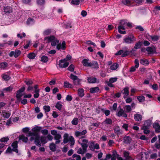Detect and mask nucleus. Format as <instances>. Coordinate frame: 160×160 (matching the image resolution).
I'll use <instances>...</instances> for the list:
<instances>
[{
	"label": "nucleus",
	"instance_id": "1",
	"mask_svg": "<svg viewBox=\"0 0 160 160\" xmlns=\"http://www.w3.org/2000/svg\"><path fill=\"white\" fill-rule=\"evenodd\" d=\"M42 129L41 127L35 126L33 128L31 131L29 132L27 135V136L29 137H35L37 138L38 137L39 135V132Z\"/></svg>",
	"mask_w": 160,
	"mask_h": 160
},
{
	"label": "nucleus",
	"instance_id": "12",
	"mask_svg": "<svg viewBox=\"0 0 160 160\" xmlns=\"http://www.w3.org/2000/svg\"><path fill=\"white\" fill-rule=\"evenodd\" d=\"M78 142L81 145L82 147H84L86 148L88 147L87 143L88 142V140L86 139L83 140H78Z\"/></svg>",
	"mask_w": 160,
	"mask_h": 160
},
{
	"label": "nucleus",
	"instance_id": "19",
	"mask_svg": "<svg viewBox=\"0 0 160 160\" xmlns=\"http://www.w3.org/2000/svg\"><path fill=\"white\" fill-rule=\"evenodd\" d=\"M118 115L119 117L122 116L124 118L127 117V114L122 109H120L118 112Z\"/></svg>",
	"mask_w": 160,
	"mask_h": 160
},
{
	"label": "nucleus",
	"instance_id": "14",
	"mask_svg": "<svg viewBox=\"0 0 160 160\" xmlns=\"http://www.w3.org/2000/svg\"><path fill=\"white\" fill-rule=\"evenodd\" d=\"M25 89L24 87H23L20 89L18 91L16 94V97L18 99L20 98L22 95V92H23Z\"/></svg>",
	"mask_w": 160,
	"mask_h": 160
},
{
	"label": "nucleus",
	"instance_id": "22",
	"mask_svg": "<svg viewBox=\"0 0 160 160\" xmlns=\"http://www.w3.org/2000/svg\"><path fill=\"white\" fill-rule=\"evenodd\" d=\"M82 147V148H80L77 151V152L78 153L83 154L87 151V148L84 147Z\"/></svg>",
	"mask_w": 160,
	"mask_h": 160
},
{
	"label": "nucleus",
	"instance_id": "3",
	"mask_svg": "<svg viewBox=\"0 0 160 160\" xmlns=\"http://www.w3.org/2000/svg\"><path fill=\"white\" fill-rule=\"evenodd\" d=\"M45 40L48 42H51L52 46H57L58 44L59 41L57 38L53 36L45 37L44 38Z\"/></svg>",
	"mask_w": 160,
	"mask_h": 160
},
{
	"label": "nucleus",
	"instance_id": "43",
	"mask_svg": "<svg viewBox=\"0 0 160 160\" xmlns=\"http://www.w3.org/2000/svg\"><path fill=\"white\" fill-rule=\"evenodd\" d=\"M62 107V105L61 102H57L55 106V107L58 109V110H61Z\"/></svg>",
	"mask_w": 160,
	"mask_h": 160
},
{
	"label": "nucleus",
	"instance_id": "42",
	"mask_svg": "<svg viewBox=\"0 0 160 160\" xmlns=\"http://www.w3.org/2000/svg\"><path fill=\"white\" fill-rule=\"evenodd\" d=\"M35 57V54L33 52L29 53L28 55V57L30 59H34Z\"/></svg>",
	"mask_w": 160,
	"mask_h": 160
},
{
	"label": "nucleus",
	"instance_id": "40",
	"mask_svg": "<svg viewBox=\"0 0 160 160\" xmlns=\"http://www.w3.org/2000/svg\"><path fill=\"white\" fill-rule=\"evenodd\" d=\"M117 153L116 151H113L112 154L111 155V160H116L117 157Z\"/></svg>",
	"mask_w": 160,
	"mask_h": 160
},
{
	"label": "nucleus",
	"instance_id": "53",
	"mask_svg": "<svg viewBox=\"0 0 160 160\" xmlns=\"http://www.w3.org/2000/svg\"><path fill=\"white\" fill-rule=\"evenodd\" d=\"M150 87L154 90H157L158 89V86L156 84H154L153 85H150Z\"/></svg>",
	"mask_w": 160,
	"mask_h": 160
},
{
	"label": "nucleus",
	"instance_id": "52",
	"mask_svg": "<svg viewBox=\"0 0 160 160\" xmlns=\"http://www.w3.org/2000/svg\"><path fill=\"white\" fill-rule=\"evenodd\" d=\"M142 43L141 42H137L135 45L134 48L137 49L140 48L142 44Z\"/></svg>",
	"mask_w": 160,
	"mask_h": 160
},
{
	"label": "nucleus",
	"instance_id": "61",
	"mask_svg": "<svg viewBox=\"0 0 160 160\" xmlns=\"http://www.w3.org/2000/svg\"><path fill=\"white\" fill-rule=\"evenodd\" d=\"M117 79L118 78L116 77L111 78L109 79V82L112 83H114L116 82Z\"/></svg>",
	"mask_w": 160,
	"mask_h": 160
},
{
	"label": "nucleus",
	"instance_id": "17",
	"mask_svg": "<svg viewBox=\"0 0 160 160\" xmlns=\"http://www.w3.org/2000/svg\"><path fill=\"white\" fill-rule=\"evenodd\" d=\"M135 66L132 67L130 70V72H133L135 71L136 68H138L139 66L138 61L137 59H136L135 61Z\"/></svg>",
	"mask_w": 160,
	"mask_h": 160
},
{
	"label": "nucleus",
	"instance_id": "2",
	"mask_svg": "<svg viewBox=\"0 0 160 160\" xmlns=\"http://www.w3.org/2000/svg\"><path fill=\"white\" fill-rule=\"evenodd\" d=\"M120 25L118 27L119 32L122 34H125L126 32L125 31H122L121 30H124L125 26H127L129 27L132 26L131 23L128 22L126 20H122L120 22Z\"/></svg>",
	"mask_w": 160,
	"mask_h": 160
},
{
	"label": "nucleus",
	"instance_id": "60",
	"mask_svg": "<svg viewBox=\"0 0 160 160\" xmlns=\"http://www.w3.org/2000/svg\"><path fill=\"white\" fill-rule=\"evenodd\" d=\"M64 87L65 88H70L71 86V85L68 82H64Z\"/></svg>",
	"mask_w": 160,
	"mask_h": 160
},
{
	"label": "nucleus",
	"instance_id": "49",
	"mask_svg": "<svg viewBox=\"0 0 160 160\" xmlns=\"http://www.w3.org/2000/svg\"><path fill=\"white\" fill-rule=\"evenodd\" d=\"M2 77L3 79L6 81L9 80L10 78V77L6 73L3 74Z\"/></svg>",
	"mask_w": 160,
	"mask_h": 160
},
{
	"label": "nucleus",
	"instance_id": "29",
	"mask_svg": "<svg viewBox=\"0 0 160 160\" xmlns=\"http://www.w3.org/2000/svg\"><path fill=\"white\" fill-rule=\"evenodd\" d=\"M8 64L7 62H3L0 63V69H5L8 66Z\"/></svg>",
	"mask_w": 160,
	"mask_h": 160
},
{
	"label": "nucleus",
	"instance_id": "20",
	"mask_svg": "<svg viewBox=\"0 0 160 160\" xmlns=\"http://www.w3.org/2000/svg\"><path fill=\"white\" fill-rule=\"evenodd\" d=\"M61 136L59 133L54 136V139L56 140L55 143L56 144L59 143L61 142L60 139H61Z\"/></svg>",
	"mask_w": 160,
	"mask_h": 160
},
{
	"label": "nucleus",
	"instance_id": "31",
	"mask_svg": "<svg viewBox=\"0 0 160 160\" xmlns=\"http://www.w3.org/2000/svg\"><path fill=\"white\" fill-rule=\"evenodd\" d=\"M131 138L128 136H125L124 138V142L125 143H129L131 142Z\"/></svg>",
	"mask_w": 160,
	"mask_h": 160
},
{
	"label": "nucleus",
	"instance_id": "54",
	"mask_svg": "<svg viewBox=\"0 0 160 160\" xmlns=\"http://www.w3.org/2000/svg\"><path fill=\"white\" fill-rule=\"evenodd\" d=\"M80 0H72L71 3L72 5H77L79 4Z\"/></svg>",
	"mask_w": 160,
	"mask_h": 160
},
{
	"label": "nucleus",
	"instance_id": "33",
	"mask_svg": "<svg viewBox=\"0 0 160 160\" xmlns=\"http://www.w3.org/2000/svg\"><path fill=\"white\" fill-rule=\"evenodd\" d=\"M140 63L141 64L144 65H148L149 63V61L146 59H141Z\"/></svg>",
	"mask_w": 160,
	"mask_h": 160
},
{
	"label": "nucleus",
	"instance_id": "16",
	"mask_svg": "<svg viewBox=\"0 0 160 160\" xmlns=\"http://www.w3.org/2000/svg\"><path fill=\"white\" fill-rule=\"evenodd\" d=\"M87 80L90 83H98L99 82V80L94 77L89 78Z\"/></svg>",
	"mask_w": 160,
	"mask_h": 160
},
{
	"label": "nucleus",
	"instance_id": "23",
	"mask_svg": "<svg viewBox=\"0 0 160 160\" xmlns=\"http://www.w3.org/2000/svg\"><path fill=\"white\" fill-rule=\"evenodd\" d=\"M88 61V59H84L82 61V63L84 66L89 67L91 66V62H89Z\"/></svg>",
	"mask_w": 160,
	"mask_h": 160
},
{
	"label": "nucleus",
	"instance_id": "24",
	"mask_svg": "<svg viewBox=\"0 0 160 160\" xmlns=\"http://www.w3.org/2000/svg\"><path fill=\"white\" fill-rule=\"evenodd\" d=\"M19 140H22V142H27L28 140V139L27 137H26L23 135H20L19 137Z\"/></svg>",
	"mask_w": 160,
	"mask_h": 160
},
{
	"label": "nucleus",
	"instance_id": "39",
	"mask_svg": "<svg viewBox=\"0 0 160 160\" xmlns=\"http://www.w3.org/2000/svg\"><path fill=\"white\" fill-rule=\"evenodd\" d=\"M112 120L111 119L108 118H106L105 120L102 122V124H111L112 123Z\"/></svg>",
	"mask_w": 160,
	"mask_h": 160
},
{
	"label": "nucleus",
	"instance_id": "55",
	"mask_svg": "<svg viewBox=\"0 0 160 160\" xmlns=\"http://www.w3.org/2000/svg\"><path fill=\"white\" fill-rule=\"evenodd\" d=\"M51 31L50 29H47L45 30L43 32V34L44 35H48L50 34L51 33Z\"/></svg>",
	"mask_w": 160,
	"mask_h": 160
},
{
	"label": "nucleus",
	"instance_id": "64",
	"mask_svg": "<svg viewBox=\"0 0 160 160\" xmlns=\"http://www.w3.org/2000/svg\"><path fill=\"white\" fill-rule=\"evenodd\" d=\"M124 156L127 159L130 158V157L129 156V153L127 152L124 151L123 153Z\"/></svg>",
	"mask_w": 160,
	"mask_h": 160
},
{
	"label": "nucleus",
	"instance_id": "59",
	"mask_svg": "<svg viewBox=\"0 0 160 160\" xmlns=\"http://www.w3.org/2000/svg\"><path fill=\"white\" fill-rule=\"evenodd\" d=\"M33 91L35 92H39L40 90L38 88V85H36L33 87Z\"/></svg>",
	"mask_w": 160,
	"mask_h": 160
},
{
	"label": "nucleus",
	"instance_id": "51",
	"mask_svg": "<svg viewBox=\"0 0 160 160\" xmlns=\"http://www.w3.org/2000/svg\"><path fill=\"white\" fill-rule=\"evenodd\" d=\"M43 108L45 112H48L50 110V107L48 106H44Z\"/></svg>",
	"mask_w": 160,
	"mask_h": 160
},
{
	"label": "nucleus",
	"instance_id": "41",
	"mask_svg": "<svg viewBox=\"0 0 160 160\" xmlns=\"http://www.w3.org/2000/svg\"><path fill=\"white\" fill-rule=\"evenodd\" d=\"M148 38H147L149 40L151 39L153 41H156L158 39V36H148Z\"/></svg>",
	"mask_w": 160,
	"mask_h": 160
},
{
	"label": "nucleus",
	"instance_id": "38",
	"mask_svg": "<svg viewBox=\"0 0 160 160\" xmlns=\"http://www.w3.org/2000/svg\"><path fill=\"white\" fill-rule=\"evenodd\" d=\"M118 65L116 63H114L110 67L111 70H114L116 69L118 67Z\"/></svg>",
	"mask_w": 160,
	"mask_h": 160
},
{
	"label": "nucleus",
	"instance_id": "57",
	"mask_svg": "<svg viewBox=\"0 0 160 160\" xmlns=\"http://www.w3.org/2000/svg\"><path fill=\"white\" fill-rule=\"evenodd\" d=\"M37 3L39 5H42L44 4L45 2L44 0H37Z\"/></svg>",
	"mask_w": 160,
	"mask_h": 160
},
{
	"label": "nucleus",
	"instance_id": "11",
	"mask_svg": "<svg viewBox=\"0 0 160 160\" xmlns=\"http://www.w3.org/2000/svg\"><path fill=\"white\" fill-rule=\"evenodd\" d=\"M21 51L19 50H15V51H11L9 53V55L10 57L14 56L15 58H17L21 54Z\"/></svg>",
	"mask_w": 160,
	"mask_h": 160
},
{
	"label": "nucleus",
	"instance_id": "26",
	"mask_svg": "<svg viewBox=\"0 0 160 160\" xmlns=\"http://www.w3.org/2000/svg\"><path fill=\"white\" fill-rule=\"evenodd\" d=\"M39 12L36 11L34 12H31V15L33 17L38 18L41 16Z\"/></svg>",
	"mask_w": 160,
	"mask_h": 160
},
{
	"label": "nucleus",
	"instance_id": "18",
	"mask_svg": "<svg viewBox=\"0 0 160 160\" xmlns=\"http://www.w3.org/2000/svg\"><path fill=\"white\" fill-rule=\"evenodd\" d=\"M35 23L34 19L32 18H29L26 21V24L28 25H32Z\"/></svg>",
	"mask_w": 160,
	"mask_h": 160
},
{
	"label": "nucleus",
	"instance_id": "27",
	"mask_svg": "<svg viewBox=\"0 0 160 160\" xmlns=\"http://www.w3.org/2000/svg\"><path fill=\"white\" fill-rule=\"evenodd\" d=\"M78 94L80 97H83L84 95V90L81 88H79L78 90Z\"/></svg>",
	"mask_w": 160,
	"mask_h": 160
},
{
	"label": "nucleus",
	"instance_id": "44",
	"mask_svg": "<svg viewBox=\"0 0 160 160\" xmlns=\"http://www.w3.org/2000/svg\"><path fill=\"white\" fill-rule=\"evenodd\" d=\"M56 145L54 143H52L50 145V149L52 151H55L56 150Z\"/></svg>",
	"mask_w": 160,
	"mask_h": 160
},
{
	"label": "nucleus",
	"instance_id": "10",
	"mask_svg": "<svg viewBox=\"0 0 160 160\" xmlns=\"http://www.w3.org/2000/svg\"><path fill=\"white\" fill-rule=\"evenodd\" d=\"M31 138H30V140L31 141L33 140H35V143L36 145L39 147H40L41 145L40 141V136H39L38 137H30Z\"/></svg>",
	"mask_w": 160,
	"mask_h": 160
},
{
	"label": "nucleus",
	"instance_id": "7",
	"mask_svg": "<svg viewBox=\"0 0 160 160\" xmlns=\"http://www.w3.org/2000/svg\"><path fill=\"white\" fill-rule=\"evenodd\" d=\"M66 48V42L65 41L58 43L56 46V48L58 50H64Z\"/></svg>",
	"mask_w": 160,
	"mask_h": 160
},
{
	"label": "nucleus",
	"instance_id": "28",
	"mask_svg": "<svg viewBox=\"0 0 160 160\" xmlns=\"http://www.w3.org/2000/svg\"><path fill=\"white\" fill-rule=\"evenodd\" d=\"M122 93L124 94L123 97L124 98H126L128 94V88L126 87L122 91Z\"/></svg>",
	"mask_w": 160,
	"mask_h": 160
},
{
	"label": "nucleus",
	"instance_id": "46",
	"mask_svg": "<svg viewBox=\"0 0 160 160\" xmlns=\"http://www.w3.org/2000/svg\"><path fill=\"white\" fill-rule=\"evenodd\" d=\"M146 126H142V128L144 130V134H148L149 133V131L148 129L149 128L145 127Z\"/></svg>",
	"mask_w": 160,
	"mask_h": 160
},
{
	"label": "nucleus",
	"instance_id": "48",
	"mask_svg": "<svg viewBox=\"0 0 160 160\" xmlns=\"http://www.w3.org/2000/svg\"><path fill=\"white\" fill-rule=\"evenodd\" d=\"M95 144L93 142H91L89 143V147L90 149L92 151L94 150Z\"/></svg>",
	"mask_w": 160,
	"mask_h": 160
},
{
	"label": "nucleus",
	"instance_id": "36",
	"mask_svg": "<svg viewBox=\"0 0 160 160\" xmlns=\"http://www.w3.org/2000/svg\"><path fill=\"white\" fill-rule=\"evenodd\" d=\"M124 109L126 112H130L132 110L131 106L129 105H126L124 107Z\"/></svg>",
	"mask_w": 160,
	"mask_h": 160
},
{
	"label": "nucleus",
	"instance_id": "32",
	"mask_svg": "<svg viewBox=\"0 0 160 160\" xmlns=\"http://www.w3.org/2000/svg\"><path fill=\"white\" fill-rule=\"evenodd\" d=\"M151 124V121L150 120H147L145 122L143 126H146L145 127L149 128Z\"/></svg>",
	"mask_w": 160,
	"mask_h": 160
},
{
	"label": "nucleus",
	"instance_id": "5",
	"mask_svg": "<svg viewBox=\"0 0 160 160\" xmlns=\"http://www.w3.org/2000/svg\"><path fill=\"white\" fill-rule=\"evenodd\" d=\"M18 142L17 141L13 142L12 144L11 147H9L6 150L5 152L6 153H11L13 151L18 153Z\"/></svg>",
	"mask_w": 160,
	"mask_h": 160
},
{
	"label": "nucleus",
	"instance_id": "4",
	"mask_svg": "<svg viewBox=\"0 0 160 160\" xmlns=\"http://www.w3.org/2000/svg\"><path fill=\"white\" fill-rule=\"evenodd\" d=\"M68 142L70 143V146L72 147L75 143V140L72 136H69L67 133H65L63 135V142L64 143H66Z\"/></svg>",
	"mask_w": 160,
	"mask_h": 160
},
{
	"label": "nucleus",
	"instance_id": "56",
	"mask_svg": "<svg viewBox=\"0 0 160 160\" xmlns=\"http://www.w3.org/2000/svg\"><path fill=\"white\" fill-rule=\"evenodd\" d=\"M9 139V138L8 137H4L1 138L0 139V141L2 142H8Z\"/></svg>",
	"mask_w": 160,
	"mask_h": 160
},
{
	"label": "nucleus",
	"instance_id": "9",
	"mask_svg": "<svg viewBox=\"0 0 160 160\" xmlns=\"http://www.w3.org/2000/svg\"><path fill=\"white\" fill-rule=\"evenodd\" d=\"M86 130H84L82 132L77 131L75 132L76 136L79 138H82L85 137V135L87 133Z\"/></svg>",
	"mask_w": 160,
	"mask_h": 160
},
{
	"label": "nucleus",
	"instance_id": "25",
	"mask_svg": "<svg viewBox=\"0 0 160 160\" xmlns=\"http://www.w3.org/2000/svg\"><path fill=\"white\" fill-rule=\"evenodd\" d=\"M134 119L137 121H140L142 120V115L139 114L137 113L134 115Z\"/></svg>",
	"mask_w": 160,
	"mask_h": 160
},
{
	"label": "nucleus",
	"instance_id": "30",
	"mask_svg": "<svg viewBox=\"0 0 160 160\" xmlns=\"http://www.w3.org/2000/svg\"><path fill=\"white\" fill-rule=\"evenodd\" d=\"M4 12L6 13H9L12 12V9L10 7H4L3 8Z\"/></svg>",
	"mask_w": 160,
	"mask_h": 160
},
{
	"label": "nucleus",
	"instance_id": "6",
	"mask_svg": "<svg viewBox=\"0 0 160 160\" xmlns=\"http://www.w3.org/2000/svg\"><path fill=\"white\" fill-rule=\"evenodd\" d=\"M136 40V38L132 35L126 37L123 39L124 42L128 44L133 43Z\"/></svg>",
	"mask_w": 160,
	"mask_h": 160
},
{
	"label": "nucleus",
	"instance_id": "8",
	"mask_svg": "<svg viewBox=\"0 0 160 160\" xmlns=\"http://www.w3.org/2000/svg\"><path fill=\"white\" fill-rule=\"evenodd\" d=\"M69 62L66 61V59L61 60L59 61V65L61 68H65L68 66Z\"/></svg>",
	"mask_w": 160,
	"mask_h": 160
},
{
	"label": "nucleus",
	"instance_id": "13",
	"mask_svg": "<svg viewBox=\"0 0 160 160\" xmlns=\"http://www.w3.org/2000/svg\"><path fill=\"white\" fill-rule=\"evenodd\" d=\"M159 122L156 121L153 124V128H155V131L158 132H160V125Z\"/></svg>",
	"mask_w": 160,
	"mask_h": 160
},
{
	"label": "nucleus",
	"instance_id": "62",
	"mask_svg": "<svg viewBox=\"0 0 160 160\" xmlns=\"http://www.w3.org/2000/svg\"><path fill=\"white\" fill-rule=\"evenodd\" d=\"M102 111L106 116H108L110 114V111L108 110L102 109Z\"/></svg>",
	"mask_w": 160,
	"mask_h": 160
},
{
	"label": "nucleus",
	"instance_id": "37",
	"mask_svg": "<svg viewBox=\"0 0 160 160\" xmlns=\"http://www.w3.org/2000/svg\"><path fill=\"white\" fill-rule=\"evenodd\" d=\"M48 58L45 56H43L41 58V61L43 62H46L48 61Z\"/></svg>",
	"mask_w": 160,
	"mask_h": 160
},
{
	"label": "nucleus",
	"instance_id": "47",
	"mask_svg": "<svg viewBox=\"0 0 160 160\" xmlns=\"http://www.w3.org/2000/svg\"><path fill=\"white\" fill-rule=\"evenodd\" d=\"M40 139L41 142L42 143L45 144L47 142L46 138L45 137H41L40 138Z\"/></svg>",
	"mask_w": 160,
	"mask_h": 160
},
{
	"label": "nucleus",
	"instance_id": "58",
	"mask_svg": "<svg viewBox=\"0 0 160 160\" xmlns=\"http://www.w3.org/2000/svg\"><path fill=\"white\" fill-rule=\"evenodd\" d=\"M137 99L140 102H142L145 100L144 97L142 96H138Z\"/></svg>",
	"mask_w": 160,
	"mask_h": 160
},
{
	"label": "nucleus",
	"instance_id": "50",
	"mask_svg": "<svg viewBox=\"0 0 160 160\" xmlns=\"http://www.w3.org/2000/svg\"><path fill=\"white\" fill-rule=\"evenodd\" d=\"M13 89V87L12 86H9L7 88H4L3 89V91L6 92H10Z\"/></svg>",
	"mask_w": 160,
	"mask_h": 160
},
{
	"label": "nucleus",
	"instance_id": "21",
	"mask_svg": "<svg viewBox=\"0 0 160 160\" xmlns=\"http://www.w3.org/2000/svg\"><path fill=\"white\" fill-rule=\"evenodd\" d=\"M146 50L150 53H155L156 52V49L155 47H148L147 48Z\"/></svg>",
	"mask_w": 160,
	"mask_h": 160
},
{
	"label": "nucleus",
	"instance_id": "35",
	"mask_svg": "<svg viewBox=\"0 0 160 160\" xmlns=\"http://www.w3.org/2000/svg\"><path fill=\"white\" fill-rule=\"evenodd\" d=\"M91 66L89 67H91L94 68H97L98 67V63L96 62H91Z\"/></svg>",
	"mask_w": 160,
	"mask_h": 160
},
{
	"label": "nucleus",
	"instance_id": "63",
	"mask_svg": "<svg viewBox=\"0 0 160 160\" xmlns=\"http://www.w3.org/2000/svg\"><path fill=\"white\" fill-rule=\"evenodd\" d=\"M74 69V66L72 64L70 65L68 68V70L71 72L73 71Z\"/></svg>",
	"mask_w": 160,
	"mask_h": 160
},
{
	"label": "nucleus",
	"instance_id": "34",
	"mask_svg": "<svg viewBox=\"0 0 160 160\" xmlns=\"http://www.w3.org/2000/svg\"><path fill=\"white\" fill-rule=\"evenodd\" d=\"M90 90L91 93H93L98 92L99 91V89L98 87H95L91 88Z\"/></svg>",
	"mask_w": 160,
	"mask_h": 160
},
{
	"label": "nucleus",
	"instance_id": "15",
	"mask_svg": "<svg viewBox=\"0 0 160 160\" xmlns=\"http://www.w3.org/2000/svg\"><path fill=\"white\" fill-rule=\"evenodd\" d=\"M11 115V113L8 111H6L5 110L2 111L1 115L4 118H8Z\"/></svg>",
	"mask_w": 160,
	"mask_h": 160
},
{
	"label": "nucleus",
	"instance_id": "45",
	"mask_svg": "<svg viewBox=\"0 0 160 160\" xmlns=\"http://www.w3.org/2000/svg\"><path fill=\"white\" fill-rule=\"evenodd\" d=\"M79 122L78 119V118H74L72 121V123L73 125H77L78 124Z\"/></svg>",
	"mask_w": 160,
	"mask_h": 160
}]
</instances>
